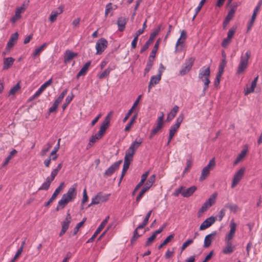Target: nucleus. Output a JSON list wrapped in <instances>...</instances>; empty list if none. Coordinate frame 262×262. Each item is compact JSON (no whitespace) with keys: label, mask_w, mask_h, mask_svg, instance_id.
Segmentation results:
<instances>
[{"label":"nucleus","mask_w":262,"mask_h":262,"mask_svg":"<svg viewBox=\"0 0 262 262\" xmlns=\"http://www.w3.org/2000/svg\"><path fill=\"white\" fill-rule=\"evenodd\" d=\"M196 190V187L195 186H192L187 189H185L184 187V188L183 189L182 196L185 198H188L192 195Z\"/></svg>","instance_id":"obj_26"},{"label":"nucleus","mask_w":262,"mask_h":262,"mask_svg":"<svg viewBox=\"0 0 262 262\" xmlns=\"http://www.w3.org/2000/svg\"><path fill=\"white\" fill-rule=\"evenodd\" d=\"M216 234V232L213 231L205 236L204 243V248H208L210 246L211 242L212 240L214 239V237H215Z\"/></svg>","instance_id":"obj_23"},{"label":"nucleus","mask_w":262,"mask_h":262,"mask_svg":"<svg viewBox=\"0 0 262 262\" xmlns=\"http://www.w3.org/2000/svg\"><path fill=\"white\" fill-rule=\"evenodd\" d=\"M113 9V7L112 6V3H110L107 4L105 6V15L106 16L111 10Z\"/></svg>","instance_id":"obj_61"},{"label":"nucleus","mask_w":262,"mask_h":262,"mask_svg":"<svg viewBox=\"0 0 262 262\" xmlns=\"http://www.w3.org/2000/svg\"><path fill=\"white\" fill-rule=\"evenodd\" d=\"M148 190L146 189V188L143 187L141 191L140 192L139 194L138 195V196L136 198V202H138L140 201L142 197L143 196V194L147 191Z\"/></svg>","instance_id":"obj_53"},{"label":"nucleus","mask_w":262,"mask_h":262,"mask_svg":"<svg viewBox=\"0 0 262 262\" xmlns=\"http://www.w3.org/2000/svg\"><path fill=\"white\" fill-rule=\"evenodd\" d=\"M14 59L12 57H8L4 59L3 69H9L13 63Z\"/></svg>","instance_id":"obj_31"},{"label":"nucleus","mask_w":262,"mask_h":262,"mask_svg":"<svg viewBox=\"0 0 262 262\" xmlns=\"http://www.w3.org/2000/svg\"><path fill=\"white\" fill-rule=\"evenodd\" d=\"M210 74V70L209 67H203L200 70L198 77L200 79H202L203 78L209 77Z\"/></svg>","instance_id":"obj_25"},{"label":"nucleus","mask_w":262,"mask_h":262,"mask_svg":"<svg viewBox=\"0 0 262 262\" xmlns=\"http://www.w3.org/2000/svg\"><path fill=\"white\" fill-rule=\"evenodd\" d=\"M250 57V52L247 51L245 54L244 56H242L239 63L238 66L237 73L239 74L243 73L245 70L247 68L248 63L249 59Z\"/></svg>","instance_id":"obj_2"},{"label":"nucleus","mask_w":262,"mask_h":262,"mask_svg":"<svg viewBox=\"0 0 262 262\" xmlns=\"http://www.w3.org/2000/svg\"><path fill=\"white\" fill-rule=\"evenodd\" d=\"M245 169L241 168L234 174L231 184V188H234L241 180L244 175Z\"/></svg>","instance_id":"obj_12"},{"label":"nucleus","mask_w":262,"mask_h":262,"mask_svg":"<svg viewBox=\"0 0 262 262\" xmlns=\"http://www.w3.org/2000/svg\"><path fill=\"white\" fill-rule=\"evenodd\" d=\"M114 112L113 111H110L107 116L105 117L104 120L102 122L101 126L100 128H102V129L106 131L107 128L108 127L110 123V121L111 119V118L112 117V115L113 114Z\"/></svg>","instance_id":"obj_20"},{"label":"nucleus","mask_w":262,"mask_h":262,"mask_svg":"<svg viewBox=\"0 0 262 262\" xmlns=\"http://www.w3.org/2000/svg\"><path fill=\"white\" fill-rule=\"evenodd\" d=\"M174 235L172 234L168 236L158 246V249H160L164 246L168 244L171 239L174 238Z\"/></svg>","instance_id":"obj_40"},{"label":"nucleus","mask_w":262,"mask_h":262,"mask_svg":"<svg viewBox=\"0 0 262 262\" xmlns=\"http://www.w3.org/2000/svg\"><path fill=\"white\" fill-rule=\"evenodd\" d=\"M73 97H74V95L73 94H72V96L69 95L66 97L65 102L63 104V105L62 106V109L63 110L68 106V105L69 104V103L71 102Z\"/></svg>","instance_id":"obj_45"},{"label":"nucleus","mask_w":262,"mask_h":262,"mask_svg":"<svg viewBox=\"0 0 262 262\" xmlns=\"http://www.w3.org/2000/svg\"><path fill=\"white\" fill-rule=\"evenodd\" d=\"M77 184H73L68 190L67 192L63 194L61 199L58 201L56 208V211L64 208L70 202L72 201L76 196Z\"/></svg>","instance_id":"obj_1"},{"label":"nucleus","mask_w":262,"mask_h":262,"mask_svg":"<svg viewBox=\"0 0 262 262\" xmlns=\"http://www.w3.org/2000/svg\"><path fill=\"white\" fill-rule=\"evenodd\" d=\"M107 41L104 38H101L96 42V54H101L107 47Z\"/></svg>","instance_id":"obj_10"},{"label":"nucleus","mask_w":262,"mask_h":262,"mask_svg":"<svg viewBox=\"0 0 262 262\" xmlns=\"http://www.w3.org/2000/svg\"><path fill=\"white\" fill-rule=\"evenodd\" d=\"M152 61H147L146 68L144 69V75L145 76L149 72L152 67Z\"/></svg>","instance_id":"obj_49"},{"label":"nucleus","mask_w":262,"mask_h":262,"mask_svg":"<svg viewBox=\"0 0 262 262\" xmlns=\"http://www.w3.org/2000/svg\"><path fill=\"white\" fill-rule=\"evenodd\" d=\"M237 29V26L236 25L233 26L232 28H231L227 33V36L229 38H231L232 39L233 35H234L236 30Z\"/></svg>","instance_id":"obj_42"},{"label":"nucleus","mask_w":262,"mask_h":262,"mask_svg":"<svg viewBox=\"0 0 262 262\" xmlns=\"http://www.w3.org/2000/svg\"><path fill=\"white\" fill-rule=\"evenodd\" d=\"M143 142V139L139 138L136 139L130 145L129 147L126 150L125 155L133 157L136 150Z\"/></svg>","instance_id":"obj_4"},{"label":"nucleus","mask_w":262,"mask_h":262,"mask_svg":"<svg viewBox=\"0 0 262 262\" xmlns=\"http://www.w3.org/2000/svg\"><path fill=\"white\" fill-rule=\"evenodd\" d=\"M235 11L236 7L235 6L233 7L229 11L228 13L223 22L224 29L226 28V26L229 24L230 20L232 19V18L233 17Z\"/></svg>","instance_id":"obj_21"},{"label":"nucleus","mask_w":262,"mask_h":262,"mask_svg":"<svg viewBox=\"0 0 262 262\" xmlns=\"http://www.w3.org/2000/svg\"><path fill=\"white\" fill-rule=\"evenodd\" d=\"M59 147L60 144L59 143H57L56 145L54 147L53 150L51 151V155H55V156H53L52 158V160H55L57 158L58 155L56 154V152L59 150Z\"/></svg>","instance_id":"obj_47"},{"label":"nucleus","mask_w":262,"mask_h":262,"mask_svg":"<svg viewBox=\"0 0 262 262\" xmlns=\"http://www.w3.org/2000/svg\"><path fill=\"white\" fill-rule=\"evenodd\" d=\"M215 221V217L210 216L206 219L200 225V230H203L211 226Z\"/></svg>","instance_id":"obj_18"},{"label":"nucleus","mask_w":262,"mask_h":262,"mask_svg":"<svg viewBox=\"0 0 262 262\" xmlns=\"http://www.w3.org/2000/svg\"><path fill=\"white\" fill-rule=\"evenodd\" d=\"M18 34L17 32H15L12 34L10 39L7 43V47L9 48H12L15 44V42L18 39Z\"/></svg>","instance_id":"obj_29"},{"label":"nucleus","mask_w":262,"mask_h":262,"mask_svg":"<svg viewBox=\"0 0 262 262\" xmlns=\"http://www.w3.org/2000/svg\"><path fill=\"white\" fill-rule=\"evenodd\" d=\"M71 222V216L69 213V210L68 211L66 218L64 221L61 223V230L59 234L60 236H62L68 230L70 224Z\"/></svg>","instance_id":"obj_9"},{"label":"nucleus","mask_w":262,"mask_h":262,"mask_svg":"<svg viewBox=\"0 0 262 262\" xmlns=\"http://www.w3.org/2000/svg\"><path fill=\"white\" fill-rule=\"evenodd\" d=\"M77 56V53L73 52L71 51L67 50L64 54V63H69L74 57Z\"/></svg>","instance_id":"obj_22"},{"label":"nucleus","mask_w":262,"mask_h":262,"mask_svg":"<svg viewBox=\"0 0 262 262\" xmlns=\"http://www.w3.org/2000/svg\"><path fill=\"white\" fill-rule=\"evenodd\" d=\"M205 2H206V0H201V1L200 2L198 6L196 8V9L195 10V12L194 15L193 16L192 20H193L195 18V17L196 16V15H198V13L201 9L202 7L204 5Z\"/></svg>","instance_id":"obj_43"},{"label":"nucleus","mask_w":262,"mask_h":262,"mask_svg":"<svg viewBox=\"0 0 262 262\" xmlns=\"http://www.w3.org/2000/svg\"><path fill=\"white\" fill-rule=\"evenodd\" d=\"M215 165V159L212 158L209 161V163L202 169L201 175L200 178V180H204L210 173V170L213 169Z\"/></svg>","instance_id":"obj_3"},{"label":"nucleus","mask_w":262,"mask_h":262,"mask_svg":"<svg viewBox=\"0 0 262 262\" xmlns=\"http://www.w3.org/2000/svg\"><path fill=\"white\" fill-rule=\"evenodd\" d=\"M184 188V186H181L179 188L176 189L173 193V195L175 196H178L180 194H181L182 195L183 189Z\"/></svg>","instance_id":"obj_62"},{"label":"nucleus","mask_w":262,"mask_h":262,"mask_svg":"<svg viewBox=\"0 0 262 262\" xmlns=\"http://www.w3.org/2000/svg\"><path fill=\"white\" fill-rule=\"evenodd\" d=\"M179 111V107L177 105H175L172 109L171 110V112L168 114L167 117V121H170L172 119H173V118L176 116V114Z\"/></svg>","instance_id":"obj_30"},{"label":"nucleus","mask_w":262,"mask_h":262,"mask_svg":"<svg viewBox=\"0 0 262 262\" xmlns=\"http://www.w3.org/2000/svg\"><path fill=\"white\" fill-rule=\"evenodd\" d=\"M20 89V85L19 83H17L12 88H11L9 91L10 95H14L15 93Z\"/></svg>","instance_id":"obj_54"},{"label":"nucleus","mask_w":262,"mask_h":262,"mask_svg":"<svg viewBox=\"0 0 262 262\" xmlns=\"http://www.w3.org/2000/svg\"><path fill=\"white\" fill-rule=\"evenodd\" d=\"M246 152L247 151L246 150H243L241 151V152L240 153V154L236 158V159L234 162V163L236 164L238 162H239L245 156V155L246 154Z\"/></svg>","instance_id":"obj_51"},{"label":"nucleus","mask_w":262,"mask_h":262,"mask_svg":"<svg viewBox=\"0 0 262 262\" xmlns=\"http://www.w3.org/2000/svg\"><path fill=\"white\" fill-rule=\"evenodd\" d=\"M134 108L133 107H131L130 110L128 111L126 115H125V117L123 119V122H125L127 119L129 118L130 115L132 114V113L134 112Z\"/></svg>","instance_id":"obj_64"},{"label":"nucleus","mask_w":262,"mask_h":262,"mask_svg":"<svg viewBox=\"0 0 262 262\" xmlns=\"http://www.w3.org/2000/svg\"><path fill=\"white\" fill-rule=\"evenodd\" d=\"M160 42V39L159 38L157 40V41L154 47V48L150 53V57H152L153 59L155 58V57L156 56V53H157V50L159 48Z\"/></svg>","instance_id":"obj_39"},{"label":"nucleus","mask_w":262,"mask_h":262,"mask_svg":"<svg viewBox=\"0 0 262 262\" xmlns=\"http://www.w3.org/2000/svg\"><path fill=\"white\" fill-rule=\"evenodd\" d=\"M50 184L48 183L45 182L41 186L38 188V190H47L50 187Z\"/></svg>","instance_id":"obj_63"},{"label":"nucleus","mask_w":262,"mask_h":262,"mask_svg":"<svg viewBox=\"0 0 262 262\" xmlns=\"http://www.w3.org/2000/svg\"><path fill=\"white\" fill-rule=\"evenodd\" d=\"M141 228H138V226L135 229L133 232V236L132 238L130 239V243L132 245H133L135 242L137 241V239L140 236H141V234L140 235L138 233V230L141 229Z\"/></svg>","instance_id":"obj_38"},{"label":"nucleus","mask_w":262,"mask_h":262,"mask_svg":"<svg viewBox=\"0 0 262 262\" xmlns=\"http://www.w3.org/2000/svg\"><path fill=\"white\" fill-rule=\"evenodd\" d=\"M183 119H184V115H183V114H181L177 118L176 123L174 124L177 125L178 126H180V124L182 122Z\"/></svg>","instance_id":"obj_60"},{"label":"nucleus","mask_w":262,"mask_h":262,"mask_svg":"<svg viewBox=\"0 0 262 262\" xmlns=\"http://www.w3.org/2000/svg\"><path fill=\"white\" fill-rule=\"evenodd\" d=\"M115 69V67L114 68H107L103 72L99 73L98 74L97 76L99 79H103L105 77H107L111 71Z\"/></svg>","instance_id":"obj_33"},{"label":"nucleus","mask_w":262,"mask_h":262,"mask_svg":"<svg viewBox=\"0 0 262 262\" xmlns=\"http://www.w3.org/2000/svg\"><path fill=\"white\" fill-rule=\"evenodd\" d=\"M161 26H159L157 29H156L150 35L149 39L146 42V43L142 47L140 53H142L145 52L148 48L149 46L152 43L155 38L159 34L160 31Z\"/></svg>","instance_id":"obj_7"},{"label":"nucleus","mask_w":262,"mask_h":262,"mask_svg":"<svg viewBox=\"0 0 262 262\" xmlns=\"http://www.w3.org/2000/svg\"><path fill=\"white\" fill-rule=\"evenodd\" d=\"M236 229V223L233 220H231L230 223V231L225 237V241H231L234 236Z\"/></svg>","instance_id":"obj_14"},{"label":"nucleus","mask_w":262,"mask_h":262,"mask_svg":"<svg viewBox=\"0 0 262 262\" xmlns=\"http://www.w3.org/2000/svg\"><path fill=\"white\" fill-rule=\"evenodd\" d=\"M152 210L149 211L146 214L143 223L138 226V228H144L148 224L149 219Z\"/></svg>","instance_id":"obj_34"},{"label":"nucleus","mask_w":262,"mask_h":262,"mask_svg":"<svg viewBox=\"0 0 262 262\" xmlns=\"http://www.w3.org/2000/svg\"><path fill=\"white\" fill-rule=\"evenodd\" d=\"M109 219V216H107L104 220L102 221V222L99 226L98 228L96 229L92 236L88 239L87 243H92L93 242L94 239L96 238L97 235L100 233V232L102 230V229L105 227L106 224H107L108 220Z\"/></svg>","instance_id":"obj_11"},{"label":"nucleus","mask_w":262,"mask_h":262,"mask_svg":"<svg viewBox=\"0 0 262 262\" xmlns=\"http://www.w3.org/2000/svg\"><path fill=\"white\" fill-rule=\"evenodd\" d=\"M164 114L163 112L161 113V115L158 117L157 120V126L150 131L149 138L151 139L152 137L157 134L162 128L164 125Z\"/></svg>","instance_id":"obj_5"},{"label":"nucleus","mask_w":262,"mask_h":262,"mask_svg":"<svg viewBox=\"0 0 262 262\" xmlns=\"http://www.w3.org/2000/svg\"><path fill=\"white\" fill-rule=\"evenodd\" d=\"M255 87V85L251 84L250 87L247 88L246 90H245V95H247L248 94L253 92Z\"/></svg>","instance_id":"obj_58"},{"label":"nucleus","mask_w":262,"mask_h":262,"mask_svg":"<svg viewBox=\"0 0 262 262\" xmlns=\"http://www.w3.org/2000/svg\"><path fill=\"white\" fill-rule=\"evenodd\" d=\"M202 81L204 82V87L203 89V92L205 93V92L207 90L209 86V84L210 83V80L209 79V77H205L204 79H201Z\"/></svg>","instance_id":"obj_48"},{"label":"nucleus","mask_w":262,"mask_h":262,"mask_svg":"<svg viewBox=\"0 0 262 262\" xmlns=\"http://www.w3.org/2000/svg\"><path fill=\"white\" fill-rule=\"evenodd\" d=\"M226 246L222 250L224 254H231L235 249V246L232 244V241H225Z\"/></svg>","instance_id":"obj_16"},{"label":"nucleus","mask_w":262,"mask_h":262,"mask_svg":"<svg viewBox=\"0 0 262 262\" xmlns=\"http://www.w3.org/2000/svg\"><path fill=\"white\" fill-rule=\"evenodd\" d=\"M52 81V79L50 78L47 81L42 84L38 90L35 92V93L31 97V99L33 100L38 97L40 94L47 88V86H49Z\"/></svg>","instance_id":"obj_15"},{"label":"nucleus","mask_w":262,"mask_h":262,"mask_svg":"<svg viewBox=\"0 0 262 262\" xmlns=\"http://www.w3.org/2000/svg\"><path fill=\"white\" fill-rule=\"evenodd\" d=\"M156 179V175L152 174L151 175L146 182L145 185L144 187L146 188L147 190H148L152 185L153 183L155 182Z\"/></svg>","instance_id":"obj_35"},{"label":"nucleus","mask_w":262,"mask_h":262,"mask_svg":"<svg viewBox=\"0 0 262 262\" xmlns=\"http://www.w3.org/2000/svg\"><path fill=\"white\" fill-rule=\"evenodd\" d=\"M179 127L180 126H178L177 125L173 124L170 127V128L169 129V133L175 135L176 132L177 131Z\"/></svg>","instance_id":"obj_59"},{"label":"nucleus","mask_w":262,"mask_h":262,"mask_svg":"<svg viewBox=\"0 0 262 262\" xmlns=\"http://www.w3.org/2000/svg\"><path fill=\"white\" fill-rule=\"evenodd\" d=\"M52 145H53V143H50V142H48L46 144V148H44L41 152V155L42 156H44L46 153L50 150V149L51 148V147L52 146Z\"/></svg>","instance_id":"obj_50"},{"label":"nucleus","mask_w":262,"mask_h":262,"mask_svg":"<svg viewBox=\"0 0 262 262\" xmlns=\"http://www.w3.org/2000/svg\"><path fill=\"white\" fill-rule=\"evenodd\" d=\"M156 238V236L155 235H154L153 234L151 235V236H150L149 237H148L147 239V241L145 243V246L146 247H148L149 246H150L151 243L154 242V241L155 240Z\"/></svg>","instance_id":"obj_56"},{"label":"nucleus","mask_w":262,"mask_h":262,"mask_svg":"<svg viewBox=\"0 0 262 262\" xmlns=\"http://www.w3.org/2000/svg\"><path fill=\"white\" fill-rule=\"evenodd\" d=\"M231 42V39L229 38L228 37L224 39L222 42V46L224 48L227 47L229 43Z\"/></svg>","instance_id":"obj_57"},{"label":"nucleus","mask_w":262,"mask_h":262,"mask_svg":"<svg viewBox=\"0 0 262 262\" xmlns=\"http://www.w3.org/2000/svg\"><path fill=\"white\" fill-rule=\"evenodd\" d=\"M91 63V61H89L85 63V64L82 67V68L81 69V70L79 71V72L78 73L77 75V78H79L80 76L84 75L89 68L90 67Z\"/></svg>","instance_id":"obj_28"},{"label":"nucleus","mask_w":262,"mask_h":262,"mask_svg":"<svg viewBox=\"0 0 262 262\" xmlns=\"http://www.w3.org/2000/svg\"><path fill=\"white\" fill-rule=\"evenodd\" d=\"M161 79V77L160 75H154L151 77L150 81L148 86V92H149L150 89L154 86L156 84L159 83L160 80Z\"/></svg>","instance_id":"obj_24"},{"label":"nucleus","mask_w":262,"mask_h":262,"mask_svg":"<svg viewBox=\"0 0 262 262\" xmlns=\"http://www.w3.org/2000/svg\"><path fill=\"white\" fill-rule=\"evenodd\" d=\"M109 195L110 194H105L102 192L98 193L95 197L92 199L91 203L89 205V207L106 201L108 199Z\"/></svg>","instance_id":"obj_8"},{"label":"nucleus","mask_w":262,"mask_h":262,"mask_svg":"<svg viewBox=\"0 0 262 262\" xmlns=\"http://www.w3.org/2000/svg\"><path fill=\"white\" fill-rule=\"evenodd\" d=\"M47 43H44L42 45H41L39 48L36 49L35 51L32 53V56L33 58H35L36 56L39 55L42 51L43 50V49L47 46Z\"/></svg>","instance_id":"obj_36"},{"label":"nucleus","mask_w":262,"mask_h":262,"mask_svg":"<svg viewBox=\"0 0 262 262\" xmlns=\"http://www.w3.org/2000/svg\"><path fill=\"white\" fill-rule=\"evenodd\" d=\"M216 196L217 194L216 193H214L206 201L209 206L211 207L214 204Z\"/></svg>","instance_id":"obj_44"},{"label":"nucleus","mask_w":262,"mask_h":262,"mask_svg":"<svg viewBox=\"0 0 262 262\" xmlns=\"http://www.w3.org/2000/svg\"><path fill=\"white\" fill-rule=\"evenodd\" d=\"M210 206H209L208 204L205 202L202 206L201 208L200 209L199 211V213H203L204 212H205L207 209L209 208Z\"/></svg>","instance_id":"obj_55"},{"label":"nucleus","mask_w":262,"mask_h":262,"mask_svg":"<svg viewBox=\"0 0 262 262\" xmlns=\"http://www.w3.org/2000/svg\"><path fill=\"white\" fill-rule=\"evenodd\" d=\"M126 22L127 20L125 18L122 17L118 18L117 20V25L119 31L121 32L124 30Z\"/></svg>","instance_id":"obj_27"},{"label":"nucleus","mask_w":262,"mask_h":262,"mask_svg":"<svg viewBox=\"0 0 262 262\" xmlns=\"http://www.w3.org/2000/svg\"><path fill=\"white\" fill-rule=\"evenodd\" d=\"M64 183L62 182L60 185L55 189V191L53 193L51 198L49 200V201L45 204L46 207L49 206L57 197V195L60 193L61 190L63 188L64 186Z\"/></svg>","instance_id":"obj_19"},{"label":"nucleus","mask_w":262,"mask_h":262,"mask_svg":"<svg viewBox=\"0 0 262 262\" xmlns=\"http://www.w3.org/2000/svg\"><path fill=\"white\" fill-rule=\"evenodd\" d=\"M186 38V32L185 30H182L181 31V35L180 38L178 39L175 47V52H180L182 51V48H179V46L184 43Z\"/></svg>","instance_id":"obj_17"},{"label":"nucleus","mask_w":262,"mask_h":262,"mask_svg":"<svg viewBox=\"0 0 262 262\" xmlns=\"http://www.w3.org/2000/svg\"><path fill=\"white\" fill-rule=\"evenodd\" d=\"M21 17V14L19 12V10L15 11V15L11 18V21L14 24L17 20L20 19Z\"/></svg>","instance_id":"obj_46"},{"label":"nucleus","mask_w":262,"mask_h":262,"mask_svg":"<svg viewBox=\"0 0 262 262\" xmlns=\"http://www.w3.org/2000/svg\"><path fill=\"white\" fill-rule=\"evenodd\" d=\"M122 162V160H119L115 162L113 165H112L106 170V171L104 172V176H112L115 172V171L119 168Z\"/></svg>","instance_id":"obj_13"},{"label":"nucleus","mask_w":262,"mask_h":262,"mask_svg":"<svg viewBox=\"0 0 262 262\" xmlns=\"http://www.w3.org/2000/svg\"><path fill=\"white\" fill-rule=\"evenodd\" d=\"M193 242V238L188 239L186 241H185L182 245L181 247V250H184L187 247L190 245Z\"/></svg>","instance_id":"obj_52"},{"label":"nucleus","mask_w":262,"mask_h":262,"mask_svg":"<svg viewBox=\"0 0 262 262\" xmlns=\"http://www.w3.org/2000/svg\"><path fill=\"white\" fill-rule=\"evenodd\" d=\"M225 207L229 209L231 212H233L234 213L236 212L238 209L237 205L232 203L226 204L225 206Z\"/></svg>","instance_id":"obj_37"},{"label":"nucleus","mask_w":262,"mask_h":262,"mask_svg":"<svg viewBox=\"0 0 262 262\" xmlns=\"http://www.w3.org/2000/svg\"><path fill=\"white\" fill-rule=\"evenodd\" d=\"M133 160V157H128V156L125 155L124 164L123 166V171H127L128 169L130 162Z\"/></svg>","instance_id":"obj_32"},{"label":"nucleus","mask_w":262,"mask_h":262,"mask_svg":"<svg viewBox=\"0 0 262 262\" xmlns=\"http://www.w3.org/2000/svg\"><path fill=\"white\" fill-rule=\"evenodd\" d=\"M17 153V151L15 149H13L9 154V155L7 157L5 162L3 164V166H5L9 162L10 160L12 158L13 156Z\"/></svg>","instance_id":"obj_41"},{"label":"nucleus","mask_w":262,"mask_h":262,"mask_svg":"<svg viewBox=\"0 0 262 262\" xmlns=\"http://www.w3.org/2000/svg\"><path fill=\"white\" fill-rule=\"evenodd\" d=\"M195 60L194 57H190L185 60V63L182 67L181 70L180 71L179 74L181 76L186 75L191 70L193 62Z\"/></svg>","instance_id":"obj_6"}]
</instances>
